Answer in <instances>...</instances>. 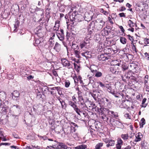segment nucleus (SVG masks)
<instances>
[{
    "label": "nucleus",
    "instance_id": "obj_59",
    "mask_svg": "<svg viewBox=\"0 0 149 149\" xmlns=\"http://www.w3.org/2000/svg\"><path fill=\"white\" fill-rule=\"evenodd\" d=\"M119 15L120 16V17H125L126 16L125 15V14L124 13H120L119 14Z\"/></svg>",
    "mask_w": 149,
    "mask_h": 149
},
{
    "label": "nucleus",
    "instance_id": "obj_8",
    "mask_svg": "<svg viewBox=\"0 0 149 149\" xmlns=\"http://www.w3.org/2000/svg\"><path fill=\"white\" fill-rule=\"evenodd\" d=\"M55 148L57 149H67L68 148L67 146L65 145L64 143L61 142H59L58 144L54 145Z\"/></svg>",
    "mask_w": 149,
    "mask_h": 149
},
{
    "label": "nucleus",
    "instance_id": "obj_32",
    "mask_svg": "<svg viewBox=\"0 0 149 149\" xmlns=\"http://www.w3.org/2000/svg\"><path fill=\"white\" fill-rule=\"evenodd\" d=\"M68 104L69 105H70L73 108L77 105L74 102H73L71 101H69Z\"/></svg>",
    "mask_w": 149,
    "mask_h": 149
},
{
    "label": "nucleus",
    "instance_id": "obj_41",
    "mask_svg": "<svg viewBox=\"0 0 149 149\" xmlns=\"http://www.w3.org/2000/svg\"><path fill=\"white\" fill-rule=\"evenodd\" d=\"M40 41L39 39H37L35 40V44H34L35 46L38 45L40 43Z\"/></svg>",
    "mask_w": 149,
    "mask_h": 149
},
{
    "label": "nucleus",
    "instance_id": "obj_46",
    "mask_svg": "<svg viewBox=\"0 0 149 149\" xmlns=\"http://www.w3.org/2000/svg\"><path fill=\"white\" fill-rule=\"evenodd\" d=\"M10 143H2L0 144V146L2 145L10 146Z\"/></svg>",
    "mask_w": 149,
    "mask_h": 149
},
{
    "label": "nucleus",
    "instance_id": "obj_35",
    "mask_svg": "<svg viewBox=\"0 0 149 149\" xmlns=\"http://www.w3.org/2000/svg\"><path fill=\"white\" fill-rule=\"evenodd\" d=\"M70 85V82L69 80H66L65 82V86L66 88L68 87Z\"/></svg>",
    "mask_w": 149,
    "mask_h": 149
},
{
    "label": "nucleus",
    "instance_id": "obj_3",
    "mask_svg": "<svg viewBox=\"0 0 149 149\" xmlns=\"http://www.w3.org/2000/svg\"><path fill=\"white\" fill-rule=\"evenodd\" d=\"M20 93L17 91H14L11 93L12 98L13 100L17 102L19 101L20 99Z\"/></svg>",
    "mask_w": 149,
    "mask_h": 149
},
{
    "label": "nucleus",
    "instance_id": "obj_4",
    "mask_svg": "<svg viewBox=\"0 0 149 149\" xmlns=\"http://www.w3.org/2000/svg\"><path fill=\"white\" fill-rule=\"evenodd\" d=\"M95 23L93 22L89 24V26L88 28V34L91 35L94 34L95 32Z\"/></svg>",
    "mask_w": 149,
    "mask_h": 149
},
{
    "label": "nucleus",
    "instance_id": "obj_45",
    "mask_svg": "<svg viewBox=\"0 0 149 149\" xmlns=\"http://www.w3.org/2000/svg\"><path fill=\"white\" fill-rule=\"evenodd\" d=\"M54 41H49V46L51 47H52L54 45Z\"/></svg>",
    "mask_w": 149,
    "mask_h": 149
},
{
    "label": "nucleus",
    "instance_id": "obj_10",
    "mask_svg": "<svg viewBox=\"0 0 149 149\" xmlns=\"http://www.w3.org/2000/svg\"><path fill=\"white\" fill-rule=\"evenodd\" d=\"M107 114L109 116V117H111L112 118H116L118 117V113L117 112L111 111L110 110L108 111Z\"/></svg>",
    "mask_w": 149,
    "mask_h": 149
},
{
    "label": "nucleus",
    "instance_id": "obj_39",
    "mask_svg": "<svg viewBox=\"0 0 149 149\" xmlns=\"http://www.w3.org/2000/svg\"><path fill=\"white\" fill-rule=\"evenodd\" d=\"M79 102H80V105H81L83 107H84V108L85 107H87L86 106V105L85 104L84 100H83V101H81Z\"/></svg>",
    "mask_w": 149,
    "mask_h": 149
},
{
    "label": "nucleus",
    "instance_id": "obj_27",
    "mask_svg": "<svg viewBox=\"0 0 149 149\" xmlns=\"http://www.w3.org/2000/svg\"><path fill=\"white\" fill-rule=\"evenodd\" d=\"M128 23L130 27H134L135 25H136V26H137L136 24L133 22L131 20H129L128 21Z\"/></svg>",
    "mask_w": 149,
    "mask_h": 149
},
{
    "label": "nucleus",
    "instance_id": "obj_48",
    "mask_svg": "<svg viewBox=\"0 0 149 149\" xmlns=\"http://www.w3.org/2000/svg\"><path fill=\"white\" fill-rule=\"evenodd\" d=\"M120 66L122 67H121V68L123 69V70H126L127 68V67L126 66H125V65H120Z\"/></svg>",
    "mask_w": 149,
    "mask_h": 149
},
{
    "label": "nucleus",
    "instance_id": "obj_23",
    "mask_svg": "<svg viewBox=\"0 0 149 149\" xmlns=\"http://www.w3.org/2000/svg\"><path fill=\"white\" fill-rule=\"evenodd\" d=\"M105 22L101 20L100 22V24L99 25V27L98 28V30H100L102 28L104 25Z\"/></svg>",
    "mask_w": 149,
    "mask_h": 149
},
{
    "label": "nucleus",
    "instance_id": "obj_14",
    "mask_svg": "<svg viewBox=\"0 0 149 149\" xmlns=\"http://www.w3.org/2000/svg\"><path fill=\"white\" fill-rule=\"evenodd\" d=\"M109 109L104 107L101 108L98 110V112L100 113V114H105L106 112L108 114V111H109Z\"/></svg>",
    "mask_w": 149,
    "mask_h": 149
},
{
    "label": "nucleus",
    "instance_id": "obj_7",
    "mask_svg": "<svg viewBox=\"0 0 149 149\" xmlns=\"http://www.w3.org/2000/svg\"><path fill=\"white\" fill-rule=\"evenodd\" d=\"M120 65H121V64L118 63L115 65V66H114L113 67L110 68V71L113 74H116V72H119V71L118 70L119 68L117 67V66H120Z\"/></svg>",
    "mask_w": 149,
    "mask_h": 149
},
{
    "label": "nucleus",
    "instance_id": "obj_55",
    "mask_svg": "<svg viewBox=\"0 0 149 149\" xmlns=\"http://www.w3.org/2000/svg\"><path fill=\"white\" fill-rule=\"evenodd\" d=\"M144 54L147 60H149V53H147V52H146Z\"/></svg>",
    "mask_w": 149,
    "mask_h": 149
},
{
    "label": "nucleus",
    "instance_id": "obj_40",
    "mask_svg": "<svg viewBox=\"0 0 149 149\" xmlns=\"http://www.w3.org/2000/svg\"><path fill=\"white\" fill-rule=\"evenodd\" d=\"M60 102L61 103V106L62 107V108H63L64 107V105H65L66 104L64 101L63 100L60 101Z\"/></svg>",
    "mask_w": 149,
    "mask_h": 149
},
{
    "label": "nucleus",
    "instance_id": "obj_58",
    "mask_svg": "<svg viewBox=\"0 0 149 149\" xmlns=\"http://www.w3.org/2000/svg\"><path fill=\"white\" fill-rule=\"evenodd\" d=\"M119 28L121 30V31L123 33H124L125 30L124 29L123 27L121 26H119Z\"/></svg>",
    "mask_w": 149,
    "mask_h": 149
},
{
    "label": "nucleus",
    "instance_id": "obj_47",
    "mask_svg": "<svg viewBox=\"0 0 149 149\" xmlns=\"http://www.w3.org/2000/svg\"><path fill=\"white\" fill-rule=\"evenodd\" d=\"M123 141L120 138H118L117 141V143L123 145Z\"/></svg>",
    "mask_w": 149,
    "mask_h": 149
},
{
    "label": "nucleus",
    "instance_id": "obj_56",
    "mask_svg": "<svg viewBox=\"0 0 149 149\" xmlns=\"http://www.w3.org/2000/svg\"><path fill=\"white\" fill-rule=\"evenodd\" d=\"M133 43L132 44V49L133 50L135 51V52H136V48L135 45Z\"/></svg>",
    "mask_w": 149,
    "mask_h": 149
},
{
    "label": "nucleus",
    "instance_id": "obj_9",
    "mask_svg": "<svg viewBox=\"0 0 149 149\" xmlns=\"http://www.w3.org/2000/svg\"><path fill=\"white\" fill-rule=\"evenodd\" d=\"M77 12L76 11H75L72 13L71 15H70V18L71 22H73L74 21L76 22L77 21Z\"/></svg>",
    "mask_w": 149,
    "mask_h": 149
},
{
    "label": "nucleus",
    "instance_id": "obj_64",
    "mask_svg": "<svg viewBox=\"0 0 149 149\" xmlns=\"http://www.w3.org/2000/svg\"><path fill=\"white\" fill-rule=\"evenodd\" d=\"M54 148H55V147L54 146H49L47 147L46 149H53Z\"/></svg>",
    "mask_w": 149,
    "mask_h": 149
},
{
    "label": "nucleus",
    "instance_id": "obj_62",
    "mask_svg": "<svg viewBox=\"0 0 149 149\" xmlns=\"http://www.w3.org/2000/svg\"><path fill=\"white\" fill-rule=\"evenodd\" d=\"M52 74H53L56 77L58 76V74L56 72L55 70H53L52 71Z\"/></svg>",
    "mask_w": 149,
    "mask_h": 149
},
{
    "label": "nucleus",
    "instance_id": "obj_43",
    "mask_svg": "<svg viewBox=\"0 0 149 149\" xmlns=\"http://www.w3.org/2000/svg\"><path fill=\"white\" fill-rule=\"evenodd\" d=\"M144 44L146 45L149 44V39L145 38L144 39Z\"/></svg>",
    "mask_w": 149,
    "mask_h": 149
},
{
    "label": "nucleus",
    "instance_id": "obj_34",
    "mask_svg": "<svg viewBox=\"0 0 149 149\" xmlns=\"http://www.w3.org/2000/svg\"><path fill=\"white\" fill-rule=\"evenodd\" d=\"M103 145L102 143H100L97 144L95 146V149H101V147L103 146Z\"/></svg>",
    "mask_w": 149,
    "mask_h": 149
},
{
    "label": "nucleus",
    "instance_id": "obj_19",
    "mask_svg": "<svg viewBox=\"0 0 149 149\" xmlns=\"http://www.w3.org/2000/svg\"><path fill=\"white\" fill-rule=\"evenodd\" d=\"M56 35L59 38V39L61 41H63L64 38V34H60V33L56 32Z\"/></svg>",
    "mask_w": 149,
    "mask_h": 149
},
{
    "label": "nucleus",
    "instance_id": "obj_6",
    "mask_svg": "<svg viewBox=\"0 0 149 149\" xmlns=\"http://www.w3.org/2000/svg\"><path fill=\"white\" fill-rule=\"evenodd\" d=\"M61 63L63 66L68 67V68H72V66L71 65V63L72 62L69 61L65 59L64 58L61 60Z\"/></svg>",
    "mask_w": 149,
    "mask_h": 149
},
{
    "label": "nucleus",
    "instance_id": "obj_21",
    "mask_svg": "<svg viewBox=\"0 0 149 149\" xmlns=\"http://www.w3.org/2000/svg\"><path fill=\"white\" fill-rule=\"evenodd\" d=\"M145 119L143 118H142L139 122L140 128H142L143 127V125L145 124Z\"/></svg>",
    "mask_w": 149,
    "mask_h": 149
},
{
    "label": "nucleus",
    "instance_id": "obj_50",
    "mask_svg": "<svg viewBox=\"0 0 149 149\" xmlns=\"http://www.w3.org/2000/svg\"><path fill=\"white\" fill-rule=\"evenodd\" d=\"M98 83L99 84V85L102 88H104V87H105V84H103L102 82L100 81Z\"/></svg>",
    "mask_w": 149,
    "mask_h": 149
},
{
    "label": "nucleus",
    "instance_id": "obj_16",
    "mask_svg": "<svg viewBox=\"0 0 149 149\" xmlns=\"http://www.w3.org/2000/svg\"><path fill=\"white\" fill-rule=\"evenodd\" d=\"M6 93L4 91L0 92V101L4 100L6 98Z\"/></svg>",
    "mask_w": 149,
    "mask_h": 149
},
{
    "label": "nucleus",
    "instance_id": "obj_31",
    "mask_svg": "<svg viewBox=\"0 0 149 149\" xmlns=\"http://www.w3.org/2000/svg\"><path fill=\"white\" fill-rule=\"evenodd\" d=\"M71 127H72L74 129V132H75L76 129H75L76 127L78 128V126L77 124L74 123L72 122L71 123Z\"/></svg>",
    "mask_w": 149,
    "mask_h": 149
},
{
    "label": "nucleus",
    "instance_id": "obj_38",
    "mask_svg": "<svg viewBox=\"0 0 149 149\" xmlns=\"http://www.w3.org/2000/svg\"><path fill=\"white\" fill-rule=\"evenodd\" d=\"M13 107L14 109H16L17 110V111H19L20 109V106L17 104L13 105Z\"/></svg>",
    "mask_w": 149,
    "mask_h": 149
},
{
    "label": "nucleus",
    "instance_id": "obj_17",
    "mask_svg": "<svg viewBox=\"0 0 149 149\" xmlns=\"http://www.w3.org/2000/svg\"><path fill=\"white\" fill-rule=\"evenodd\" d=\"M54 49L56 52H58L61 49V45L57 42H56L54 47Z\"/></svg>",
    "mask_w": 149,
    "mask_h": 149
},
{
    "label": "nucleus",
    "instance_id": "obj_49",
    "mask_svg": "<svg viewBox=\"0 0 149 149\" xmlns=\"http://www.w3.org/2000/svg\"><path fill=\"white\" fill-rule=\"evenodd\" d=\"M102 91H98V92H95V93H96V94H97V99H100L99 98V97L100 96V93H102Z\"/></svg>",
    "mask_w": 149,
    "mask_h": 149
},
{
    "label": "nucleus",
    "instance_id": "obj_29",
    "mask_svg": "<svg viewBox=\"0 0 149 149\" xmlns=\"http://www.w3.org/2000/svg\"><path fill=\"white\" fill-rule=\"evenodd\" d=\"M111 93L113 95L116 97H120V92H117L113 91Z\"/></svg>",
    "mask_w": 149,
    "mask_h": 149
},
{
    "label": "nucleus",
    "instance_id": "obj_63",
    "mask_svg": "<svg viewBox=\"0 0 149 149\" xmlns=\"http://www.w3.org/2000/svg\"><path fill=\"white\" fill-rule=\"evenodd\" d=\"M93 78L92 77H89V83H92L93 82Z\"/></svg>",
    "mask_w": 149,
    "mask_h": 149
},
{
    "label": "nucleus",
    "instance_id": "obj_51",
    "mask_svg": "<svg viewBox=\"0 0 149 149\" xmlns=\"http://www.w3.org/2000/svg\"><path fill=\"white\" fill-rule=\"evenodd\" d=\"M59 27V21H56L55 22V25L54 26V27L58 28Z\"/></svg>",
    "mask_w": 149,
    "mask_h": 149
},
{
    "label": "nucleus",
    "instance_id": "obj_36",
    "mask_svg": "<svg viewBox=\"0 0 149 149\" xmlns=\"http://www.w3.org/2000/svg\"><path fill=\"white\" fill-rule=\"evenodd\" d=\"M92 96L93 97L95 100L97 102V98L96 93H92L91 94Z\"/></svg>",
    "mask_w": 149,
    "mask_h": 149
},
{
    "label": "nucleus",
    "instance_id": "obj_12",
    "mask_svg": "<svg viewBox=\"0 0 149 149\" xmlns=\"http://www.w3.org/2000/svg\"><path fill=\"white\" fill-rule=\"evenodd\" d=\"M136 139L134 141L136 142H138L141 140V138L142 137L141 133L140 132L136 134L135 135Z\"/></svg>",
    "mask_w": 149,
    "mask_h": 149
},
{
    "label": "nucleus",
    "instance_id": "obj_5",
    "mask_svg": "<svg viewBox=\"0 0 149 149\" xmlns=\"http://www.w3.org/2000/svg\"><path fill=\"white\" fill-rule=\"evenodd\" d=\"M109 53H104L98 55V58L99 61H104L108 59Z\"/></svg>",
    "mask_w": 149,
    "mask_h": 149
},
{
    "label": "nucleus",
    "instance_id": "obj_52",
    "mask_svg": "<svg viewBox=\"0 0 149 149\" xmlns=\"http://www.w3.org/2000/svg\"><path fill=\"white\" fill-rule=\"evenodd\" d=\"M64 7L63 6H61L59 8V10L61 12H63L65 11Z\"/></svg>",
    "mask_w": 149,
    "mask_h": 149
},
{
    "label": "nucleus",
    "instance_id": "obj_15",
    "mask_svg": "<svg viewBox=\"0 0 149 149\" xmlns=\"http://www.w3.org/2000/svg\"><path fill=\"white\" fill-rule=\"evenodd\" d=\"M8 107L7 106L4 107L2 108L0 112V113H1L2 115H5L8 112Z\"/></svg>",
    "mask_w": 149,
    "mask_h": 149
},
{
    "label": "nucleus",
    "instance_id": "obj_20",
    "mask_svg": "<svg viewBox=\"0 0 149 149\" xmlns=\"http://www.w3.org/2000/svg\"><path fill=\"white\" fill-rule=\"evenodd\" d=\"M42 29V27L41 26H39L37 27L35 29L34 31L36 32V34H38L41 32V30Z\"/></svg>",
    "mask_w": 149,
    "mask_h": 149
},
{
    "label": "nucleus",
    "instance_id": "obj_57",
    "mask_svg": "<svg viewBox=\"0 0 149 149\" xmlns=\"http://www.w3.org/2000/svg\"><path fill=\"white\" fill-rule=\"evenodd\" d=\"M42 95L40 92L38 93L37 94V98H40L41 97Z\"/></svg>",
    "mask_w": 149,
    "mask_h": 149
},
{
    "label": "nucleus",
    "instance_id": "obj_28",
    "mask_svg": "<svg viewBox=\"0 0 149 149\" xmlns=\"http://www.w3.org/2000/svg\"><path fill=\"white\" fill-rule=\"evenodd\" d=\"M120 42L123 44H125L127 42V39L124 37H120Z\"/></svg>",
    "mask_w": 149,
    "mask_h": 149
},
{
    "label": "nucleus",
    "instance_id": "obj_33",
    "mask_svg": "<svg viewBox=\"0 0 149 149\" xmlns=\"http://www.w3.org/2000/svg\"><path fill=\"white\" fill-rule=\"evenodd\" d=\"M122 138L124 140H126L128 139V135L127 134H122L121 135Z\"/></svg>",
    "mask_w": 149,
    "mask_h": 149
},
{
    "label": "nucleus",
    "instance_id": "obj_11",
    "mask_svg": "<svg viewBox=\"0 0 149 149\" xmlns=\"http://www.w3.org/2000/svg\"><path fill=\"white\" fill-rule=\"evenodd\" d=\"M86 42L85 41H82L80 43V46L81 49H82L84 47L87 48L89 45V41L88 40H86Z\"/></svg>",
    "mask_w": 149,
    "mask_h": 149
},
{
    "label": "nucleus",
    "instance_id": "obj_30",
    "mask_svg": "<svg viewBox=\"0 0 149 149\" xmlns=\"http://www.w3.org/2000/svg\"><path fill=\"white\" fill-rule=\"evenodd\" d=\"M36 11L37 12H40V15L42 16L44 15V10H43L42 8H38L37 7L36 8Z\"/></svg>",
    "mask_w": 149,
    "mask_h": 149
},
{
    "label": "nucleus",
    "instance_id": "obj_37",
    "mask_svg": "<svg viewBox=\"0 0 149 149\" xmlns=\"http://www.w3.org/2000/svg\"><path fill=\"white\" fill-rule=\"evenodd\" d=\"M127 36L128 38L132 42L131 44L133 43V37L131 36L130 35H127Z\"/></svg>",
    "mask_w": 149,
    "mask_h": 149
},
{
    "label": "nucleus",
    "instance_id": "obj_25",
    "mask_svg": "<svg viewBox=\"0 0 149 149\" xmlns=\"http://www.w3.org/2000/svg\"><path fill=\"white\" fill-rule=\"evenodd\" d=\"M19 21L17 19H15V24H14V27L15 29L14 30V31H15L16 29L19 26Z\"/></svg>",
    "mask_w": 149,
    "mask_h": 149
},
{
    "label": "nucleus",
    "instance_id": "obj_18",
    "mask_svg": "<svg viewBox=\"0 0 149 149\" xmlns=\"http://www.w3.org/2000/svg\"><path fill=\"white\" fill-rule=\"evenodd\" d=\"M101 118L104 121L108 122L109 118L105 114H100Z\"/></svg>",
    "mask_w": 149,
    "mask_h": 149
},
{
    "label": "nucleus",
    "instance_id": "obj_24",
    "mask_svg": "<svg viewBox=\"0 0 149 149\" xmlns=\"http://www.w3.org/2000/svg\"><path fill=\"white\" fill-rule=\"evenodd\" d=\"M72 48L74 50L79 49V47L78 46L77 44H74L72 42Z\"/></svg>",
    "mask_w": 149,
    "mask_h": 149
},
{
    "label": "nucleus",
    "instance_id": "obj_61",
    "mask_svg": "<svg viewBox=\"0 0 149 149\" xmlns=\"http://www.w3.org/2000/svg\"><path fill=\"white\" fill-rule=\"evenodd\" d=\"M78 99L79 102L84 100V99L82 96H78Z\"/></svg>",
    "mask_w": 149,
    "mask_h": 149
},
{
    "label": "nucleus",
    "instance_id": "obj_53",
    "mask_svg": "<svg viewBox=\"0 0 149 149\" xmlns=\"http://www.w3.org/2000/svg\"><path fill=\"white\" fill-rule=\"evenodd\" d=\"M50 8H47L46 9V15H49V13H50Z\"/></svg>",
    "mask_w": 149,
    "mask_h": 149
},
{
    "label": "nucleus",
    "instance_id": "obj_60",
    "mask_svg": "<svg viewBox=\"0 0 149 149\" xmlns=\"http://www.w3.org/2000/svg\"><path fill=\"white\" fill-rule=\"evenodd\" d=\"M124 116L126 118H129V119H131L129 113H126L125 114Z\"/></svg>",
    "mask_w": 149,
    "mask_h": 149
},
{
    "label": "nucleus",
    "instance_id": "obj_1",
    "mask_svg": "<svg viewBox=\"0 0 149 149\" xmlns=\"http://www.w3.org/2000/svg\"><path fill=\"white\" fill-rule=\"evenodd\" d=\"M97 102L101 107L109 106L111 104L110 100L105 97L100 99H98Z\"/></svg>",
    "mask_w": 149,
    "mask_h": 149
},
{
    "label": "nucleus",
    "instance_id": "obj_44",
    "mask_svg": "<svg viewBox=\"0 0 149 149\" xmlns=\"http://www.w3.org/2000/svg\"><path fill=\"white\" fill-rule=\"evenodd\" d=\"M44 87H45L46 88L44 90V91L43 90V91L44 93H46L47 92V91H49V89L50 88H48L46 86H45Z\"/></svg>",
    "mask_w": 149,
    "mask_h": 149
},
{
    "label": "nucleus",
    "instance_id": "obj_2",
    "mask_svg": "<svg viewBox=\"0 0 149 149\" xmlns=\"http://www.w3.org/2000/svg\"><path fill=\"white\" fill-rule=\"evenodd\" d=\"M97 68L95 65H91L89 69L91 70V72L93 73L94 75V77L97 78H100L103 76L102 73L100 71H98V68L96 69Z\"/></svg>",
    "mask_w": 149,
    "mask_h": 149
},
{
    "label": "nucleus",
    "instance_id": "obj_42",
    "mask_svg": "<svg viewBox=\"0 0 149 149\" xmlns=\"http://www.w3.org/2000/svg\"><path fill=\"white\" fill-rule=\"evenodd\" d=\"M100 11L101 13H103L104 14V15H107V14H108V13L106 11H105L104 10V9L103 8L100 9Z\"/></svg>",
    "mask_w": 149,
    "mask_h": 149
},
{
    "label": "nucleus",
    "instance_id": "obj_54",
    "mask_svg": "<svg viewBox=\"0 0 149 149\" xmlns=\"http://www.w3.org/2000/svg\"><path fill=\"white\" fill-rule=\"evenodd\" d=\"M122 145V144H117L116 145L117 149H121Z\"/></svg>",
    "mask_w": 149,
    "mask_h": 149
},
{
    "label": "nucleus",
    "instance_id": "obj_22",
    "mask_svg": "<svg viewBox=\"0 0 149 149\" xmlns=\"http://www.w3.org/2000/svg\"><path fill=\"white\" fill-rule=\"evenodd\" d=\"M87 148V146L82 144L75 147V149H84Z\"/></svg>",
    "mask_w": 149,
    "mask_h": 149
},
{
    "label": "nucleus",
    "instance_id": "obj_13",
    "mask_svg": "<svg viewBox=\"0 0 149 149\" xmlns=\"http://www.w3.org/2000/svg\"><path fill=\"white\" fill-rule=\"evenodd\" d=\"M105 142L106 143L108 144L106 145L107 147H109L110 146H113L114 145V141L112 140H109L107 139L105 140Z\"/></svg>",
    "mask_w": 149,
    "mask_h": 149
},
{
    "label": "nucleus",
    "instance_id": "obj_26",
    "mask_svg": "<svg viewBox=\"0 0 149 149\" xmlns=\"http://www.w3.org/2000/svg\"><path fill=\"white\" fill-rule=\"evenodd\" d=\"M73 109L79 115L81 116V114L80 113V112H81V111L80 110V109L78 108L77 105L74 107Z\"/></svg>",
    "mask_w": 149,
    "mask_h": 149
}]
</instances>
